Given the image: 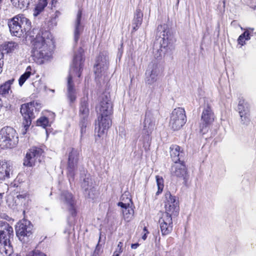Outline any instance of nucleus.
<instances>
[{"label": "nucleus", "instance_id": "09e8293b", "mask_svg": "<svg viewBox=\"0 0 256 256\" xmlns=\"http://www.w3.org/2000/svg\"><path fill=\"white\" fill-rule=\"evenodd\" d=\"M124 195H122V200H124Z\"/></svg>", "mask_w": 256, "mask_h": 256}, {"label": "nucleus", "instance_id": "4be33fe9", "mask_svg": "<svg viewBox=\"0 0 256 256\" xmlns=\"http://www.w3.org/2000/svg\"><path fill=\"white\" fill-rule=\"evenodd\" d=\"M131 202L130 198H126L124 202H119L118 204V206L122 208L124 218L127 222H129L132 220L134 214L133 208L130 206V202Z\"/></svg>", "mask_w": 256, "mask_h": 256}, {"label": "nucleus", "instance_id": "e433bc0d", "mask_svg": "<svg viewBox=\"0 0 256 256\" xmlns=\"http://www.w3.org/2000/svg\"><path fill=\"white\" fill-rule=\"evenodd\" d=\"M248 40L250 39V34L248 32L245 31L238 38V44L243 46L244 43V40Z\"/></svg>", "mask_w": 256, "mask_h": 256}, {"label": "nucleus", "instance_id": "8fccbe9b", "mask_svg": "<svg viewBox=\"0 0 256 256\" xmlns=\"http://www.w3.org/2000/svg\"><path fill=\"white\" fill-rule=\"evenodd\" d=\"M5 186L7 190H8V186L7 185H5Z\"/></svg>", "mask_w": 256, "mask_h": 256}, {"label": "nucleus", "instance_id": "4468645a", "mask_svg": "<svg viewBox=\"0 0 256 256\" xmlns=\"http://www.w3.org/2000/svg\"><path fill=\"white\" fill-rule=\"evenodd\" d=\"M170 174L173 178L186 181L188 172L184 162H174L171 166Z\"/></svg>", "mask_w": 256, "mask_h": 256}, {"label": "nucleus", "instance_id": "58836bf2", "mask_svg": "<svg viewBox=\"0 0 256 256\" xmlns=\"http://www.w3.org/2000/svg\"><path fill=\"white\" fill-rule=\"evenodd\" d=\"M26 256H47L45 254L38 250H34L28 254Z\"/></svg>", "mask_w": 256, "mask_h": 256}, {"label": "nucleus", "instance_id": "72a5a7b5", "mask_svg": "<svg viewBox=\"0 0 256 256\" xmlns=\"http://www.w3.org/2000/svg\"><path fill=\"white\" fill-rule=\"evenodd\" d=\"M84 194L86 198L92 200H94L98 197V192L96 190V188L94 186L90 188L87 192H85Z\"/></svg>", "mask_w": 256, "mask_h": 256}, {"label": "nucleus", "instance_id": "ddd939ff", "mask_svg": "<svg viewBox=\"0 0 256 256\" xmlns=\"http://www.w3.org/2000/svg\"><path fill=\"white\" fill-rule=\"evenodd\" d=\"M42 152V150L39 148H32L26 153L24 164L28 166H32L36 162H40L41 161V156Z\"/></svg>", "mask_w": 256, "mask_h": 256}, {"label": "nucleus", "instance_id": "9d476101", "mask_svg": "<svg viewBox=\"0 0 256 256\" xmlns=\"http://www.w3.org/2000/svg\"><path fill=\"white\" fill-rule=\"evenodd\" d=\"M164 206L165 212L170 216H177L179 213V201L176 196H172L170 192H167L164 195Z\"/></svg>", "mask_w": 256, "mask_h": 256}, {"label": "nucleus", "instance_id": "7ed1b4c3", "mask_svg": "<svg viewBox=\"0 0 256 256\" xmlns=\"http://www.w3.org/2000/svg\"><path fill=\"white\" fill-rule=\"evenodd\" d=\"M12 236V228L6 222H0V253L4 256H10L13 252L10 243Z\"/></svg>", "mask_w": 256, "mask_h": 256}, {"label": "nucleus", "instance_id": "603ef678", "mask_svg": "<svg viewBox=\"0 0 256 256\" xmlns=\"http://www.w3.org/2000/svg\"><path fill=\"white\" fill-rule=\"evenodd\" d=\"M16 256H22L20 255L16 254Z\"/></svg>", "mask_w": 256, "mask_h": 256}, {"label": "nucleus", "instance_id": "6e6552de", "mask_svg": "<svg viewBox=\"0 0 256 256\" xmlns=\"http://www.w3.org/2000/svg\"><path fill=\"white\" fill-rule=\"evenodd\" d=\"M186 122V116L184 108H174L171 113L169 126L174 130H178L184 125Z\"/></svg>", "mask_w": 256, "mask_h": 256}, {"label": "nucleus", "instance_id": "393cba45", "mask_svg": "<svg viewBox=\"0 0 256 256\" xmlns=\"http://www.w3.org/2000/svg\"><path fill=\"white\" fill-rule=\"evenodd\" d=\"M170 154L174 162H182L181 159L184 157V153L180 150V147L177 145H172L170 148Z\"/></svg>", "mask_w": 256, "mask_h": 256}, {"label": "nucleus", "instance_id": "de8ad7c7", "mask_svg": "<svg viewBox=\"0 0 256 256\" xmlns=\"http://www.w3.org/2000/svg\"><path fill=\"white\" fill-rule=\"evenodd\" d=\"M2 64L0 62V73L2 72Z\"/></svg>", "mask_w": 256, "mask_h": 256}, {"label": "nucleus", "instance_id": "423d86ee", "mask_svg": "<svg viewBox=\"0 0 256 256\" xmlns=\"http://www.w3.org/2000/svg\"><path fill=\"white\" fill-rule=\"evenodd\" d=\"M168 30L166 25H158L156 34V40H159L160 48L157 50V54H155V56L158 58L162 57L168 52Z\"/></svg>", "mask_w": 256, "mask_h": 256}, {"label": "nucleus", "instance_id": "b1692460", "mask_svg": "<svg viewBox=\"0 0 256 256\" xmlns=\"http://www.w3.org/2000/svg\"><path fill=\"white\" fill-rule=\"evenodd\" d=\"M82 14V10H79L78 12L76 18L74 23V40L75 43L78 42L80 38V36L84 30V27L80 23Z\"/></svg>", "mask_w": 256, "mask_h": 256}, {"label": "nucleus", "instance_id": "473e14b6", "mask_svg": "<svg viewBox=\"0 0 256 256\" xmlns=\"http://www.w3.org/2000/svg\"><path fill=\"white\" fill-rule=\"evenodd\" d=\"M82 186L84 190V192H87L90 188L94 187L93 182L92 179L89 177H86L84 179Z\"/></svg>", "mask_w": 256, "mask_h": 256}, {"label": "nucleus", "instance_id": "a211bd4d", "mask_svg": "<svg viewBox=\"0 0 256 256\" xmlns=\"http://www.w3.org/2000/svg\"><path fill=\"white\" fill-rule=\"evenodd\" d=\"M98 122V126H96V130H97L98 136L100 137L112 125L110 116L99 115Z\"/></svg>", "mask_w": 256, "mask_h": 256}, {"label": "nucleus", "instance_id": "cd10ccee", "mask_svg": "<svg viewBox=\"0 0 256 256\" xmlns=\"http://www.w3.org/2000/svg\"><path fill=\"white\" fill-rule=\"evenodd\" d=\"M14 79V78L6 82L0 86V94L6 95L8 94L10 91L11 85L13 84Z\"/></svg>", "mask_w": 256, "mask_h": 256}, {"label": "nucleus", "instance_id": "a18cd8bd", "mask_svg": "<svg viewBox=\"0 0 256 256\" xmlns=\"http://www.w3.org/2000/svg\"><path fill=\"white\" fill-rule=\"evenodd\" d=\"M150 146V144H148V143L146 145H145V144L144 145V148L145 150L147 151L148 150V149H149L148 148H149Z\"/></svg>", "mask_w": 256, "mask_h": 256}, {"label": "nucleus", "instance_id": "a878e982", "mask_svg": "<svg viewBox=\"0 0 256 256\" xmlns=\"http://www.w3.org/2000/svg\"><path fill=\"white\" fill-rule=\"evenodd\" d=\"M88 96L82 98L80 106V114L83 118H86L90 112L88 104Z\"/></svg>", "mask_w": 256, "mask_h": 256}, {"label": "nucleus", "instance_id": "2f4dec72", "mask_svg": "<svg viewBox=\"0 0 256 256\" xmlns=\"http://www.w3.org/2000/svg\"><path fill=\"white\" fill-rule=\"evenodd\" d=\"M32 68L30 66L27 67L26 72L22 74L18 80V84L20 86H22L26 80L30 76L32 72Z\"/></svg>", "mask_w": 256, "mask_h": 256}, {"label": "nucleus", "instance_id": "f03ea898", "mask_svg": "<svg viewBox=\"0 0 256 256\" xmlns=\"http://www.w3.org/2000/svg\"><path fill=\"white\" fill-rule=\"evenodd\" d=\"M84 61L82 50L80 49L79 53L74 56L72 64L70 67L67 80L66 96L70 104L75 102L76 98V92L74 86L73 78L76 76L78 78L80 76Z\"/></svg>", "mask_w": 256, "mask_h": 256}, {"label": "nucleus", "instance_id": "c85d7f7f", "mask_svg": "<svg viewBox=\"0 0 256 256\" xmlns=\"http://www.w3.org/2000/svg\"><path fill=\"white\" fill-rule=\"evenodd\" d=\"M47 4L46 0H39L34 10V16L36 17L40 14V13L44 10V8L47 6Z\"/></svg>", "mask_w": 256, "mask_h": 256}, {"label": "nucleus", "instance_id": "79ce46f5", "mask_svg": "<svg viewBox=\"0 0 256 256\" xmlns=\"http://www.w3.org/2000/svg\"><path fill=\"white\" fill-rule=\"evenodd\" d=\"M27 197V194L26 192H22L21 194H18L16 196V198L20 200H25Z\"/></svg>", "mask_w": 256, "mask_h": 256}, {"label": "nucleus", "instance_id": "c756f323", "mask_svg": "<svg viewBox=\"0 0 256 256\" xmlns=\"http://www.w3.org/2000/svg\"><path fill=\"white\" fill-rule=\"evenodd\" d=\"M153 117L150 112H146L145 118L144 122V126L145 129H151L154 125Z\"/></svg>", "mask_w": 256, "mask_h": 256}, {"label": "nucleus", "instance_id": "dca6fc26", "mask_svg": "<svg viewBox=\"0 0 256 256\" xmlns=\"http://www.w3.org/2000/svg\"><path fill=\"white\" fill-rule=\"evenodd\" d=\"M158 223L162 236L168 235L172 232L173 228L172 216L163 214L159 219Z\"/></svg>", "mask_w": 256, "mask_h": 256}, {"label": "nucleus", "instance_id": "a19ab883", "mask_svg": "<svg viewBox=\"0 0 256 256\" xmlns=\"http://www.w3.org/2000/svg\"><path fill=\"white\" fill-rule=\"evenodd\" d=\"M122 244H123L122 242H118V244L117 248L115 250V253L118 252L120 254H121L122 252V250H123L122 248Z\"/></svg>", "mask_w": 256, "mask_h": 256}, {"label": "nucleus", "instance_id": "f704fd0d", "mask_svg": "<svg viewBox=\"0 0 256 256\" xmlns=\"http://www.w3.org/2000/svg\"><path fill=\"white\" fill-rule=\"evenodd\" d=\"M18 44L13 42H8L4 46L5 50L6 51L7 53L13 52L14 50L18 49Z\"/></svg>", "mask_w": 256, "mask_h": 256}, {"label": "nucleus", "instance_id": "bb28decb", "mask_svg": "<svg viewBox=\"0 0 256 256\" xmlns=\"http://www.w3.org/2000/svg\"><path fill=\"white\" fill-rule=\"evenodd\" d=\"M143 19V13L139 8L136 10L132 20V26L134 30H136L142 24Z\"/></svg>", "mask_w": 256, "mask_h": 256}, {"label": "nucleus", "instance_id": "f8f14e48", "mask_svg": "<svg viewBox=\"0 0 256 256\" xmlns=\"http://www.w3.org/2000/svg\"><path fill=\"white\" fill-rule=\"evenodd\" d=\"M78 157L79 152L77 150L72 148L68 154L67 167L70 180V179L73 180L74 172L77 170Z\"/></svg>", "mask_w": 256, "mask_h": 256}, {"label": "nucleus", "instance_id": "0eeeda50", "mask_svg": "<svg viewBox=\"0 0 256 256\" xmlns=\"http://www.w3.org/2000/svg\"><path fill=\"white\" fill-rule=\"evenodd\" d=\"M36 105H38L37 102H32L21 106L20 112L24 120L22 125L24 130L22 132L23 134L26 133L27 130L31 124L32 119L34 118V108L36 110L35 108Z\"/></svg>", "mask_w": 256, "mask_h": 256}, {"label": "nucleus", "instance_id": "5701e85b", "mask_svg": "<svg viewBox=\"0 0 256 256\" xmlns=\"http://www.w3.org/2000/svg\"><path fill=\"white\" fill-rule=\"evenodd\" d=\"M12 165L8 161L2 160L0 162V179L4 180L10 178L12 174Z\"/></svg>", "mask_w": 256, "mask_h": 256}, {"label": "nucleus", "instance_id": "3c124183", "mask_svg": "<svg viewBox=\"0 0 256 256\" xmlns=\"http://www.w3.org/2000/svg\"><path fill=\"white\" fill-rule=\"evenodd\" d=\"M100 238H101V237H100V236L99 240H100Z\"/></svg>", "mask_w": 256, "mask_h": 256}, {"label": "nucleus", "instance_id": "37998d69", "mask_svg": "<svg viewBox=\"0 0 256 256\" xmlns=\"http://www.w3.org/2000/svg\"><path fill=\"white\" fill-rule=\"evenodd\" d=\"M144 234H143V236H142V238L144 240H146V238H147V234L149 233V232H148L147 228L146 227H144Z\"/></svg>", "mask_w": 256, "mask_h": 256}, {"label": "nucleus", "instance_id": "c9c22d12", "mask_svg": "<svg viewBox=\"0 0 256 256\" xmlns=\"http://www.w3.org/2000/svg\"><path fill=\"white\" fill-rule=\"evenodd\" d=\"M156 178L158 188V190L156 193V194L158 195L162 192L164 187V179L162 178V177L160 176H156Z\"/></svg>", "mask_w": 256, "mask_h": 256}, {"label": "nucleus", "instance_id": "6ab92c4d", "mask_svg": "<svg viewBox=\"0 0 256 256\" xmlns=\"http://www.w3.org/2000/svg\"><path fill=\"white\" fill-rule=\"evenodd\" d=\"M61 198L69 213L73 216H76V213L75 207L76 204L73 199L72 194L68 192H64L62 194Z\"/></svg>", "mask_w": 256, "mask_h": 256}, {"label": "nucleus", "instance_id": "20e7f679", "mask_svg": "<svg viewBox=\"0 0 256 256\" xmlns=\"http://www.w3.org/2000/svg\"><path fill=\"white\" fill-rule=\"evenodd\" d=\"M8 26L12 34L20 37L30 30L31 22L22 14H18L8 20Z\"/></svg>", "mask_w": 256, "mask_h": 256}, {"label": "nucleus", "instance_id": "c03bdc74", "mask_svg": "<svg viewBox=\"0 0 256 256\" xmlns=\"http://www.w3.org/2000/svg\"><path fill=\"white\" fill-rule=\"evenodd\" d=\"M139 245L140 244L138 243L132 244L131 245V248L132 249H136L139 246Z\"/></svg>", "mask_w": 256, "mask_h": 256}, {"label": "nucleus", "instance_id": "9b49d317", "mask_svg": "<svg viewBox=\"0 0 256 256\" xmlns=\"http://www.w3.org/2000/svg\"><path fill=\"white\" fill-rule=\"evenodd\" d=\"M96 107V112L100 116H110L112 113V104L110 95L108 93L102 94L100 96Z\"/></svg>", "mask_w": 256, "mask_h": 256}, {"label": "nucleus", "instance_id": "f3484780", "mask_svg": "<svg viewBox=\"0 0 256 256\" xmlns=\"http://www.w3.org/2000/svg\"><path fill=\"white\" fill-rule=\"evenodd\" d=\"M108 66V59L106 54H100L98 56L96 64L94 66V71L97 76L104 74Z\"/></svg>", "mask_w": 256, "mask_h": 256}, {"label": "nucleus", "instance_id": "7c9ffc66", "mask_svg": "<svg viewBox=\"0 0 256 256\" xmlns=\"http://www.w3.org/2000/svg\"><path fill=\"white\" fill-rule=\"evenodd\" d=\"M13 5L20 9L26 8L29 4L30 0H11Z\"/></svg>", "mask_w": 256, "mask_h": 256}, {"label": "nucleus", "instance_id": "f257e3e1", "mask_svg": "<svg viewBox=\"0 0 256 256\" xmlns=\"http://www.w3.org/2000/svg\"><path fill=\"white\" fill-rule=\"evenodd\" d=\"M51 34L47 30L39 32L32 41V56L38 64H42L48 60L52 56Z\"/></svg>", "mask_w": 256, "mask_h": 256}, {"label": "nucleus", "instance_id": "2eb2a0df", "mask_svg": "<svg viewBox=\"0 0 256 256\" xmlns=\"http://www.w3.org/2000/svg\"><path fill=\"white\" fill-rule=\"evenodd\" d=\"M32 226L30 222L26 220H22L16 226V236L20 240L24 236H30L32 234Z\"/></svg>", "mask_w": 256, "mask_h": 256}, {"label": "nucleus", "instance_id": "ea45409f", "mask_svg": "<svg viewBox=\"0 0 256 256\" xmlns=\"http://www.w3.org/2000/svg\"><path fill=\"white\" fill-rule=\"evenodd\" d=\"M86 124L87 123L85 118H83V120L80 122L81 136H82L86 132Z\"/></svg>", "mask_w": 256, "mask_h": 256}, {"label": "nucleus", "instance_id": "49530a36", "mask_svg": "<svg viewBox=\"0 0 256 256\" xmlns=\"http://www.w3.org/2000/svg\"><path fill=\"white\" fill-rule=\"evenodd\" d=\"M120 253H118V252L115 253V252H114L112 256H120Z\"/></svg>", "mask_w": 256, "mask_h": 256}, {"label": "nucleus", "instance_id": "4c0bfd02", "mask_svg": "<svg viewBox=\"0 0 256 256\" xmlns=\"http://www.w3.org/2000/svg\"><path fill=\"white\" fill-rule=\"evenodd\" d=\"M48 124V120L46 117H42L37 120V125L45 128Z\"/></svg>", "mask_w": 256, "mask_h": 256}, {"label": "nucleus", "instance_id": "412c9836", "mask_svg": "<svg viewBox=\"0 0 256 256\" xmlns=\"http://www.w3.org/2000/svg\"><path fill=\"white\" fill-rule=\"evenodd\" d=\"M238 110L243 123L248 122L250 116V106L248 102L240 98L238 102Z\"/></svg>", "mask_w": 256, "mask_h": 256}, {"label": "nucleus", "instance_id": "1a4fd4ad", "mask_svg": "<svg viewBox=\"0 0 256 256\" xmlns=\"http://www.w3.org/2000/svg\"><path fill=\"white\" fill-rule=\"evenodd\" d=\"M161 72L160 66L156 60L150 62L145 72L146 84L149 86L154 85L158 80Z\"/></svg>", "mask_w": 256, "mask_h": 256}, {"label": "nucleus", "instance_id": "aec40b11", "mask_svg": "<svg viewBox=\"0 0 256 256\" xmlns=\"http://www.w3.org/2000/svg\"><path fill=\"white\" fill-rule=\"evenodd\" d=\"M214 114L211 107L207 104L204 108L202 114V121L200 124L201 130L202 131L204 128H206L214 120Z\"/></svg>", "mask_w": 256, "mask_h": 256}, {"label": "nucleus", "instance_id": "39448f33", "mask_svg": "<svg viewBox=\"0 0 256 256\" xmlns=\"http://www.w3.org/2000/svg\"><path fill=\"white\" fill-rule=\"evenodd\" d=\"M18 142L16 131L12 127H4L0 130V147L2 148H12Z\"/></svg>", "mask_w": 256, "mask_h": 256}]
</instances>
